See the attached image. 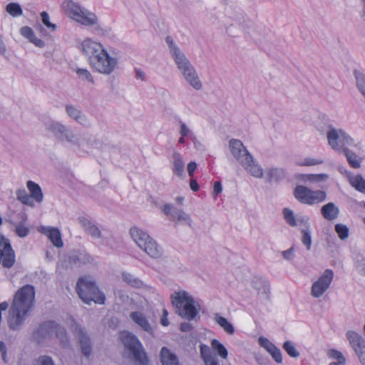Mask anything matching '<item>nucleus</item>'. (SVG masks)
<instances>
[{
    "label": "nucleus",
    "instance_id": "1",
    "mask_svg": "<svg viewBox=\"0 0 365 365\" xmlns=\"http://www.w3.org/2000/svg\"><path fill=\"white\" fill-rule=\"evenodd\" d=\"M35 289L31 284H26L15 294L9 311L8 326L10 329L17 331L24 324L29 312L34 306Z\"/></svg>",
    "mask_w": 365,
    "mask_h": 365
},
{
    "label": "nucleus",
    "instance_id": "2",
    "mask_svg": "<svg viewBox=\"0 0 365 365\" xmlns=\"http://www.w3.org/2000/svg\"><path fill=\"white\" fill-rule=\"evenodd\" d=\"M82 49L89 56L90 65L93 71L110 74L116 68L117 59L110 56L101 43L88 38L83 41Z\"/></svg>",
    "mask_w": 365,
    "mask_h": 365
},
{
    "label": "nucleus",
    "instance_id": "3",
    "mask_svg": "<svg viewBox=\"0 0 365 365\" xmlns=\"http://www.w3.org/2000/svg\"><path fill=\"white\" fill-rule=\"evenodd\" d=\"M329 145L334 150L344 153L349 165L353 168L361 166L362 158L346 148L352 145L354 140L342 130L331 129L327 133Z\"/></svg>",
    "mask_w": 365,
    "mask_h": 365
},
{
    "label": "nucleus",
    "instance_id": "4",
    "mask_svg": "<svg viewBox=\"0 0 365 365\" xmlns=\"http://www.w3.org/2000/svg\"><path fill=\"white\" fill-rule=\"evenodd\" d=\"M76 292L83 302L90 304L91 302L103 304L106 297L98 288L96 282L90 276H83L78 279L76 284Z\"/></svg>",
    "mask_w": 365,
    "mask_h": 365
},
{
    "label": "nucleus",
    "instance_id": "5",
    "mask_svg": "<svg viewBox=\"0 0 365 365\" xmlns=\"http://www.w3.org/2000/svg\"><path fill=\"white\" fill-rule=\"evenodd\" d=\"M166 41L169 45L172 55L179 69L182 72L185 79L193 88L200 89L201 88V83L189 61L186 59L185 56L180 53L179 49L174 46L171 36H168Z\"/></svg>",
    "mask_w": 365,
    "mask_h": 365
},
{
    "label": "nucleus",
    "instance_id": "6",
    "mask_svg": "<svg viewBox=\"0 0 365 365\" xmlns=\"http://www.w3.org/2000/svg\"><path fill=\"white\" fill-rule=\"evenodd\" d=\"M120 339L124 346L132 354L136 365H149V359L138 338L129 331L120 334Z\"/></svg>",
    "mask_w": 365,
    "mask_h": 365
},
{
    "label": "nucleus",
    "instance_id": "7",
    "mask_svg": "<svg viewBox=\"0 0 365 365\" xmlns=\"http://www.w3.org/2000/svg\"><path fill=\"white\" fill-rule=\"evenodd\" d=\"M171 302L180 317L189 320L193 319L197 314L193 299L185 292H175L171 296Z\"/></svg>",
    "mask_w": 365,
    "mask_h": 365
},
{
    "label": "nucleus",
    "instance_id": "8",
    "mask_svg": "<svg viewBox=\"0 0 365 365\" xmlns=\"http://www.w3.org/2000/svg\"><path fill=\"white\" fill-rule=\"evenodd\" d=\"M130 234L136 244L151 257L161 256L159 246L147 233L135 227L130 230Z\"/></svg>",
    "mask_w": 365,
    "mask_h": 365
},
{
    "label": "nucleus",
    "instance_id": "9",
    "mask_svg": "<svg viewBox=\"0 0 365 365\" xmlns=\"http://www.w3.org/2000/svg\"><path fill=\"white\" fill-rule=\"evenodd\" d=\"M62 8L68 16L81 24L91 26L97 21V18L94 14L85 11L72 1H65L63 3Z\"/></svg>",
    "mask_w": 365,
    "mask_h": 365
},
{
    "label": "nucleus",
    "instance_id": "10",
    "mask_svg": "<svg viewBox=\"0 0 365 365\" xmlns=\"http://www.w3.org/2000/svg\"><path fill=\"white\" fill-rule=\"evenodd\" d=\"M294 197L301 203L312 205L325 201L327 192L324 190H313L304 185H297L294 190Z\"/></svg>",
    "mask_w": 365,
    "mask_h": 365
},
{
    "label": "nucleus",
    "instance_id": "11",
    "mask_svg": "<svg viewBox=\"0 0 365 365\" xmlns=\"http://www.w3.org/2000/svg\"><path fill=\"white\" fill-rule=\"evenodd\" d=\"M16 262V255L10 241L5 237H0V264L4 268H11Z\"/></svg>",
    "mask_w": 365,
    "mask_h": 365
},
{
    "label": "nucleus",
    "instance_id": "12",
    "mask_svg": "<svg viewBox=\"0 0 365 365\" xmlns=\"http://www.w3.org/2000/svg\"><path fill=\"white\" fill-rule=\"evenodd\" d=\"M346 338L361 364L365 365V339L359 334L351 330L347 331Z\"/></svg>",
    "mask_w": 365,
    "mask_h": 365
},
{
    "label": "nucleus",
    "instance_id": "13",
    "mask_svg": "<svg viewBox=\"0 0 365 365\" xmlns=\"http://www.w3.org/2000/svg\"><path fill=\"white\" fill-rule=\"evenodd\" d=\"M334 277L331 269H326L322 275L316 281L312 287V294L314 297H321L329 287Z\"/></svg>",
    "mask_w": 365,
    "mask_h": 365
},
{
    "label": "nucleus",
    "instance_id": "14",
    "mask_svg": "<svg viewBox=\"0 0 365 365\" xmlns=\"http://www.w3.org/2000/svg\"><path fill=\"white\" fill-rule=\"evenodd\" d=\"M56 337L62 344L68 343L67 334L64 328L54 322L47 321V338Z\"/></svg>",
    "mask_w": 365,
    "mask_h": 365
},
{
    "label": "nucleus",
    "instance_id": "15",
    "mask_svg": "<svg viewBox=\"0 0 365 365\" xmlns=\"http://www.w3.org/2000/svg\"><path fill=\"white\" fill-rule=\"evenodd\" d=\"M163 211L166 215H170V219L176 222H185L190 225V217L182 210H176L173 205L165 204L163 207Z\"/></svg>",
    "mask_w": 365,
    "mask_h": 365
},
{
    "label": "nucleus",
    "instance_id": "16",
    "mask_svg": "<svg viewBox=\"0 0 365 365\" xmlns=\"http://www.w3.org/2000/svg\"><path fill=\"white\" fill-rule=\"evenodd\" d=\"M230 148L234 157L240 163H245V158L247 154H250L247 149L243 146L240 140L232 139L230 141Z\"/></svg>",
    "mask_w": 365,
    "mask_h": 365
},
{
    "label": "nucleus",
    "instance_id": "17",
    "mask_svg": "<svg viewBox=\"0 0 365 365\" xmlns=\"http://www.w3.org/2000/svg\"><path fill=\"white\" fill-rule=\"evenodd\" d=\"M75 334L79 340L81 347V351L84 356L88 357L91 352V345L90 338L83 331L80 327H76L75 329Z\"/></svg>",
    "mask_w": 365,
    "mask_h": 365
},
{
    "label": "nucleus",
    "instance_id": "18",
    "mask_svg": "<svg viewBox=\"0 0 365 365\" xmlns=\"http://www.w3.org/2000/svg\"><path fill=\"white\" fill-rule=\"evenodd\" d=\"M246 163H240L252 175L256 178H261L263 175L262 169L253 161L252 156L247 154L245 158Z\"/></svg>",
    "mask_w": 365,
    "mask_h": 365
},
{
    "label": "nucleus",
    "instance_id": "19",
    "mask_svg": "<svg viewBox=\"0 0 365 365\" xmlns=\"http://www.w3.org/2000/svg\"><path fill=\"white\" fill-rule=\"evenodd\" d=\"M132 320L145 331L152 332V327L145 314L140 312H133L130 315Z\"/></svg>",
    "mask_w": 365,
    "mask_h": 365
},
{
    "label": "nucleus",
    "instance_id": "20",
    "mask_svg": "<svg viewBox=\"0 0 365 365\" xmlns=\"http://www.w3.org/2000/svg\"><path fill=\"white\" fill-rule=\"evenodd\" d=\"M20 34L36 46L38 48H43L44 46V41L36 36L33 29L31 27L27 26L21 27L20 29Z\"/></svg>",
    "mask_w": 365,
    "mask_h": 365
},
{
    "label": "nucleus",
    "instance_id": "21",
    "mask_svg": "<svg viewBox=\"0 0 365 365\" xmlns=\"http://www.w3.org/2000/svg\"><path fill=\"white\" fill-rule=\"evenodd\" d=\"M200 351L205 365H220L217 359L213 355L211 349L207 345L200 344Z\"/></svg>",
    "mask_w": 365,
    "mask_h": 365
},
{
    "label": "nucleus",
    "instance_id": "22",
    "mask_svg": "<svg viewBox=\"0 0 365 365\" xmlns=\"http://www.w3.org/2000/svg\"><path fill=\"white\" fill-rule=\"evenodd\" d=\"M31 341L37 345H43L46 341V323L41 322L34 329Z\"/></svg>",
    "mask_w": 365,
    "mask_h": 365
},
{
    "label": "nucleus",
    "instance_id": "23",
    "mask_svg": "<svg viewBox=\"0 0 365 365\" xmlns=\"http://www.w3.org/2000/svg\"><path fill=\"white\" fill-rule=\"evenodd\" d=\"M47 237L53 245L57 248L63 246V242L60 230L56 227H47Z\"/></svg>",
    "mask_w": 365,
    "mask_h": 365
},
{
    "label": "nucleus",
    "instance_id": "24",
    "mask_svg": "<svg viewBox=\"0 0 365 365\" xmlns=\"http://www.w3.org/2000/svg\"><path fill=\"white\" fill-rule=\"evenodd\" d=\"M321 212L324 218L331 221L338 217L339 210L333 202H329L322 207Z\"/></svg>",
    "mask_w": 365,
    "mask_h": 365
},
{
    "label": "nucleus",
    "instance_id": "25",
    "mask_svg": "<svg viewBox=\"0 0 365 365\" xmlns=\"http://www.w3.org/2000/svg\"><path fill=\"white\" fill-rule=\"evenodd\" d=\"M160 361L163 365H179L176 355L167 347H163L160 351Z\"/></svg>",
    "mask_w": 365,
    "mask_h": 365
},
{
    "label": "nucleus",
    "instance_id": "26",
    "mask_svg": "<svg viewBox=\"0 0 365 365\" xmlns=\"http://www.w3.org/2000/svg\"><path fill=\"white\" fill-rule=\"evenodd\" d=\"M28 190H29V196L32 200H35L37 202H41L43 200V192L40 186L36 182L29 180L26 182Z\"/></svg>",
    "mask_w": 365,
    "mask_h": 365
},
{
    "label": "nucleus",
    "instance_id": "27",
    "mask_svg": "<svg viewBox=\"0 0 365 365\" xmlns=\"http://www.w3.org/2000/svg\"><path fill=\"white\" fill-rule=\"evenodd\" d=\"M349 184L357 191L365 194V179L361 175L357 174L348 177Z\"/></svg>",
    "mask_w": 365,
    "mask_h": 365
},
{
    "label": "nucleus",
    "instance_id": "28",
    "mask_svg": "<svg viewBox=\"0 0 365 365\" xmlns=\"http://www.w3.org/2000/svg\"><path fill=\"white\" fill-rule=\"evenodd\" d=\"M215 321L217 323L224 331L228 334H233L235 332V328L232 324L229 322L226 318L220 316L219 314H215Z\"/></svg>",
    "mask_w": 365,
    "mask_h": 365
},
{
    "label": "nucleus",
    "instance_id": "29",
    "mask_svg": "<svg viewBox=\"0 0 365 365\" xmlns=\"http://www.w3.org/2000/svg\"><path fill=\"white\" fill-rule=\"evenodd\" d=\"M211 348L213 351H216L217 354L223 359H226L228 356V352L225 346L220 343L217 339H212L211 341Z\"/></svg>",
    "mask_w": 365,
    "mask_h": 365
},
{
    "label": "nucleus",
    "instance_id": "30",
    "mask_svg": "<svg viewBox=\"0 0 365 365\" xmlns=\"http://www.w3.org/2000/svg\"><path fill=\"white\" fill-rule=\"evenodd\" d=\"M184 162L178 154H174L173 172L178 176H182L184 171Z\"/></svg>",
    "mask_w": 365,
    "mask_h": 365
},
{
    "label": "nucleus",
    "instance_id": "31",
    "mask_svg": "<svg viewBox=\"0 0 365 365\" xmlns=\"http://www.w3.org/2000/svg\"><path fill=\"white\" fill-rule=\"evenodd\" d=\"M16 194L17 200H19L23 204L30 206L34 205L31 197L29 196V195L27 193L25 189L23 188L17 190Z\"/></svg>",
    "mask_w": 365,
    "mask_h": 365
},
{
    "label": "nucleus",
    "instance_id": "32",
    "mask_svg": "<svg viewBox=\"0 0 365 365\" xmlns=\"http://www.w3.org/2000/svg\"><path fill=\"white\" fill-rule=\"evenodd\" d=\"M20 216L22 222L16 225L15 232L19 237H25L29 233V229L23 224L26 220V216L24 213H21Z\"/></svg>",
    "mask_w": 365,
    "mask_h": 365
},
{
    "label": "nucleus",
    "instance_id": "33",
    "mask_svg": "<svg viewBox=\"0 0 365 365\" xmlns=\"http://www.w3.org/2000/svg\"><path fill=\"white\" fill-rule=\"evenodd\" d=\"M6 11L12 16H19L23 14L22 9L18 3H9L6 6Z\"/></svg>",
    "mask_w": 365,
    "mask_h": 365
},
{
    "label": "nucleus",
    "instance_id": "34",
    "mask_svg": "<svg viewBox=\"0 0 365 365\" xmlns=\"http://www.w3.org/2000/svg\"><path fill=\"white\" fill-rule=\"evenodd\" d=\"M327 355L330 359L337 360L339 362V364H341L342 365L345 364L346 363L345 357L344 356L342 353L338 350L334 349H329L328 351Z\"/></svg>",
    "mask_w": 365,
    "mask_h": 365
},
{
    "label": "nucleus",
    "instance_id": "35",
    "mask_svg": "<svg viewBox=\"0 0 365 365\" xmlns=\"http://www.w3.org/2000/svg\"><path fill=\"white\" fill-rule=\"evenodd\" d=\"M283 215L286 222L292 227L297 226V220L295 219L294 212L289 208H284Z\"/></svg>",
    "mask_w": 365,
    "mask_h": 365
},
{
    "label": "nucleus",
    "instance_id": "36",
    "mask_svg": "<svg viewBox=\"0 0 365 365\" xmlns=\"http://www.w3.org/2000/svg\"><path fill=\"white\" fill-rule=\"evenodd\" d=\"M66 111L69 116L74 118L76 120L79 122L80 123H83V119L81 116V111L76 109V108L68 106H66Z\"/></svg>",
    "mask_w": 365,
    "mask_h": 365
},
{
    "label": "nucleus",
    "instance_id": "37",
    "mask_svg": "<svg viewBox=\"0 0 365 365\" xmlns=\"http://www.w3.org/2000/svg\"><path fill=\"white\" fill-rule=\"evenodd\" d=\"M335 231L341 240H345L349 237V228L344 225L336 224Z\"/></svg>",
    "mask_w": 365,
    "mask_h": 365
},
{
    "label": "nucleus",
    "instance_id": "38",
    "mask_svg": "<svg viewBox=\"0 0 365 365\" xmlns=\"http://www.w3.org/2000/svg\"><path fill=\"white\" fill-rule=\"evenodd\" d=\"M354 75L357 86L361 93L365 96V76L363 73L358 71H355Z\"/></svg>",
    "mask_w": 365,
    "mask_h": 365
},
{
    "label": "nucleus",
    "instance_id": "39",
    "mask_svg": "<svg viewBox=\"0 0 365 365\" xmlns=\"http://www.w3.org/2000/svg\"><path fill=\"white\" fill-rule=\"evenodd\" d=\"M283 348L291 357L296 358L299 355L294 345L289 341H287L284 343Z\"/></svg>",
    "mask_w": 365,
    "mask_h": 365
},
{
    "label": "nucleus",
    "instance_id": "40",
    "mask_svg": "<svg viewBox=\"0 0 365 365\" xmlns=\"http://www.w3.org/2000/svg\"><path fill=\"white\" fill-rule=\"evenodd\" d=\"M123 278L126 283L133 287H138L142 284V282L140 280L134 278L130 274L123 273Z\"/></svg>",
    "mask_w": 365,
    "mask_h": 365
},
{
    "label": "nucleus",
    "instance_id": "41",
    "mask_svg": "<svg viewBox=\"0 0 365 365\" xmlns=\"http://www.w3.org/2000/svg\"><path fill=\"white\" fill-rule=\"evenodd\" d=\"M76 73L80 78L83 80H86L92 83H94L91 73L87 69L78 68L76 70Z\"/></svg>",
    "mask_w": 365,
    "mask_h": 365
},
{
    "label": "nucleus",
    "instance_id": "42",
    "mask_svg": "<svg viewBox=\"0 0 365 365\" xmlns=\"http://www.w3.org/2000/svg\"><path fill=\"white\" fill-rule=\"evenodd\" d=\"M302 243L307 247V250H309L312 245V237L311 235L309 230H303L302 231Z\"/></svg>",
    "mask_w": 365,
    "mask_h": 365
},
{
    "label": "nucleus",
    "instance_id": "43",
    "mask_svg": "<svg viewBox=\"0 0 365 365\" xmlns=\"http://www.w3.org/2000/svg\"><path fill=\"white\" fill-rule=\"evenodd\" d=\"M269 353L272 355L273 359L277 363H282V356L281 351L279 348H277L276 346H274L269 351Z\"/></svg>",
    "mask_w": 365,
    "mask_h": 365
},
{
    "label": "nucleus",
    "instance_id": "44",
    "mask_svg": "<svg viewBox=\"0 0 365 365\" xmlns=\"http://www.w3.org/2000/svg\"><path fill=\"white\" fill-rule=\"evenodd\" d=\"M259 344L262 347L264 348L268 352L275 346L268 339L263 336H260L259 338Z\"/></svg>",
    "mask_w": 365,
    "mask_h": 365
},
{
    "label": "nucleus",
    "instance_id": "45",
    "mask_svg": "<svg viewBox=\"0 0 365 365\" xmlns=\"http://www.w3.org/2000/svg\"><path fill=\"white\" fill-rule=\"evenodd\" d=\"M86 230L93 237H99L101 236L99 229L96 226L91 225L90 222H88V226L86 227Z\"/></svg>",
    "mask_w": 365,
    "mask_h": 365
},
{
    "label": "nucleus",
    "instance_id": "46",
    "mask_svg": "<svg viewBox=\"0 0 365 365\" xmlns=\"http://www.w3.org/2000/svg\"><path fill=\"white\" fill-rule=\"evenodd\" d=\"M328 178V175L326 174H318V175H309L308 179L311 181H322Z\"/></svg>",
    "mask_w": 365,
    "mask_h": 365
},
{
    "label": "nucleus",
    "instance_id": "47",
    "mask_svg": "<svg viewBox=\"0 0 365 365\" xmlns=\"http://www.w3.org/2000/svg\"><path fill=\"white\" fill-rule=\"evenodd\" d=\"M197 168L196 163L192 161L190 162L187 165V172L190 177L192 178L194 173Z\"/></svg>",
    "mask_w": 365,
    "mask_h": 365
},
{
    "label": "nucleus",
    "instance_id": "48",
    "mask_svg": "<svg viewBox=\"0 0 365 365\" xmlns=\"http://www.w3.org/2000/svg\"><path fill=\"white\" fill-rule=\"evenodd\" d=\"M168 312L166 309H163V316L160 319V323L163 326L167 327L169 324V321L168 319Z\"/></svg>",
    "mask_w": 365,
    "mask_h": 365
},
{
    "label": "nucleus",
    "instance_id": "49",
    "mask_svg": "<svg viewBox=\"0 0 365 365\" xmlns=\"http://www.w3.org/2000/svg\"><path fill=\"white\" fill-rule=\"evenodd\" d=\"M322 163V160H316V159L309 158V159H306L305 161L302 165L310 166V165H318V164H320Z\"/></svg>",
    "mask_w": 365,
    "mask_h": 365
},
{
    "label": "nucleus",
    "instance_id": "50",
    "mask_svg": "<svg viewBox=\"0 0 365 365\" xmlns=\"http://www.w3.org/2000/svg\"><path fill=\"white\" fill-rule=\"evenodd\" d=\"M222 191V184L219 181H216L214 183L213 186V192L215 195H217L218 194L221 193Z\"/></svg>",
    "mask_w": 365,
    "mask_h": 365
},
{
    "label": "nucleus",
    "instance_id": "51",
    "mask_svg": "<svg viewBox=\"0 0 365 365\" xmlns=\"http://www.w3.org/2000/svg\"><path fill=\"white\" fill-rule=\"evenodd\" d=\"M190 189L192 191H194V192H197L200 189V186L198 185V182L195 179H191L190 180Z\"/></svg>",
    "mask_w": 365,
    "mask_h": 365
},
{
    "label": "nucleus",
    "instance_id": "52",
    "mask_svg": "<svg viewBox=\"0 0 365 365\" xmlns=\"http://www.w3.org/2000/svg\"><path fill=\"white\" fill-rule=\"evenodd\" d=\"M192 326L189 322H182L180 324V330L182 331H189L192 330Z\"/></svg>",
    "mask_w": 365,
    "mask_h": 365
},
{
    "label": "nucleus",
    "instance_id": "53",
    "mask_svg": "<svg viewBox=\"0 0 365 365\" xmlns=\"http://www.w3.org/2000/svg\"><path fill=\"white\" fill-rule=\"evenodd\" d=\"M189 133V129L187 128V127L186 126V125L181 122L180 123V134L182 137H185L188 135Z\"/></svg>",
    "mask_w": 365,
    "mask_h": 365
},
{
    "label": "nucleus",
    "instance_id": "54",
    "mask_svg": "<svg viewBox=\"0 0 365 365\" xmlns=\"http://www.w3.org/2000/svg\"><path fill=\"white\" fill-rule=\"evenodd\" d=\"M34 365H46V356H41L37 360L35 361Z\"/></svg>",
    "mask_w": 365,
    "mask_h": 365
},
{
    "label": "nucleus",
    "instance_id": "55",
    "mask_svg": "<svg viewBox=\"0 0 365 365\" xmlns=\"http://www.w3.org/2000/svg\"><path fill=\"white\" fill-rule=\"evenodd\" d=\"M358 269L359 273L365 276V259H363L362 262L358 265Z\"/></svg>",
    "mask_w": 365,
    "mask_h": 365
},
{
    "label": "nucleus",
    "instance_id": "56",
    "mask_svg": "<svg viewBox=\"0 0 365 365\" xmlns=\"http://www.w3.org/2000/svg\"><path fill=\"white\" fill-rule=\"evenodd\" d=\"M293 248H290L286 251L283 252V256L286 259H289L291 255H292Z\"/></svg>",
    "mask_w": 365,
    "mask_h": 365
},
{
    "label": "nucleus",
    "instance_id": "57",
    "mask_svg": "<svg viewBox=\"0 0 365 365\" xmlns=\"http://www.w3.org/2000/svg\"><path fill=\"white\" fill-rule=\"evenodd\" d=\"M46 25H47V29H49L51 31H54L56 29V25L51 24L48 21V16H47V23H46Z\"/></svg>",
    "mask_w": 365,
    "mask_h": 365
},
{
    "label": "nucleus",
    "instance_id": "58",
    "mask_svg": "<svg viewBox=\"0 0 365 365\" xmlns=\"http://www.w3.org/2000/svg\"><path fill=\"white\" fill-rule=\"evenodd\" d=\"M9 307V303L7 302H3L0 303V312L1 313V311H5Z\"/></svg>",
    "mask_w": 365,
    "mask_h": 365
},
{
    "label": "nucleus",
    "instance_id": "59",
    "mask_svg": "<svg viewBox=\"0 0 365 365\" xmlns=\"http://www.w3.org/2000/svg\"><path fill=\"white\" fill-rule=\"evenodd\" d=\"M136 76L138 78L141 80L145 79V75L140 69H136Z\"/></svg>",
    "mask_w": 365,
    "mask_h": 365
},
{
    "label": "nucleus",
    "instance_id": "60",
    "mask_svg": "<svg viewBox=\"0 0 365 365\" xmlns=\"http://www.w3.org/2000/svg\"><path fill=\"white\" fill-rule=\"evenodd\" d=\"M0 352L1 353L7 352L6 344L2 341H0Z\"/></svg>",
    "mask_w": 365,
    "mask_h": 365
},
{
    "label": "nucleus",
    "instance_id": "61",
    "mask_svg": "<svg viewBox=\"0 0 365 365\" xmlns=\"http://www.w3.org/2000/svg\"><path fill=\"white\" fill-rule=\"evenodd\" d=\"M2 360L5 364H7L9 360L7 358V352L1 353Z\"/></svg>",
    "mask_w": 365,
    "mask_h": 365
},
{
    "label": "nucleus",
    "instance_id": "62",
    "mask_svg": "<svg viewBox=\"0 0 365 365\" xmlns=\"http://www.w3.org/2000/svg\"><path fill=\"white\" fill-rule=\"evenodd\" d=\"M42 23L46 25V11H43L41 13Z\"/></svg>",
    "mask_w": 365,
    "mask_h": 365
},
{
    "label": "nucleus",
    "instance_id": "63",
    "mask_svg": "<svg viewBox=\"0 0 365 365\" xmlns=\"http://www.w3.org/2000/svg\"><path fill=\"white\" fill-rule=\"evenodd\" d=\"M277 172V169H271L269 172V178L272 179L273 174L276 173Z\"/></svg>",
    "mask_w": 365,
    "mask_h": 365
},
{
    "label": "nucleus",
    "instance_id": "64",
    "mask_svg": "<svg viewBox=\"0 0 365 365\" xmlns=\"http://www.w3.org/2000/svg\"><path fill=\"white\" fill-rule=\"evenodd\" d=\"M46 362H47V365H54L52 359L49 356H47Z\"/></svg>",
    "mask_w": 365,
    "mask_h": 365
}]
</instances>
